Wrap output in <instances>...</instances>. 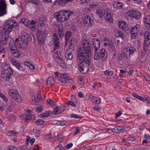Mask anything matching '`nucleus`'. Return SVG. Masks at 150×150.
<instances>
[{
	"mask_svg": "<svg viewBox=\"0 0 150 150\" xmlns=\"http://www.w3.org/2000/svg\"><path fill=\"white\" fill-rule=\"evenodd\" d=\"M83 49L79 48L77 52V56L79 60L78 64L79 71L83 74L86 72V68L84 64L90 65L89 58L91 57V43L87 40H83L82 42Z\"/></svg>",
	"mask_w": 150,
	"mask_h": 150,
	"instance_id": "1",
	"label": "nucleus"
},
{
	"mask_svg": "<svg viewBox=\"0 0 150 150\" xmlns=\"http://www.w3.org/2000/svg\"><path fill=\"white\" fill-rule=\"evenodd\" d=\"M16 29L18 28V24L15 22L14 20L10 19L8 20L5 24V26L4 28V34L6 35L3 37H1L0 40L2 42H7V41H10V40L12 39L8 35V34L10 33L13 28Z\"/></svg>",
	"mask_w": 150,
	"mask_h": 150,
	"instance_id": "2",
	"label": "nucleus"
},
{
	"mask_svg": "<svg viewBox=\"0 0 150 150\" xmlns=\"http://www.w3.org/2000/svg\"><path fill=\"white\" fill-rule=\"evenodd\" d=\"M135 48L131 47H127L125 48L122 51L121 54L118 57V61L122 60L124 58H128L130 57L136 51Z\"/></svg>",
	"mask_w": 150,
	"mask_h": 150,
	"instance_id": "3",
	"label": "nucleus"
},
{
	"mask_svg": "<svg viewBox=\"0 0 150 150\" xmlns=\"http://www.w3.org/2000/svg\"><path fill=\"white\" fill-rule=\"evenodd\" d=\"M13 73L12 69L10 67L5 68L2 72L0 76L1 81L3 82H6L11 78Z\"/></svg>",
	"mask_w": 150,
	"mask_h": 150,
	"instance_id": "4",
	"label": "nucleus"
},
{
	"mask_svg": "<svg viewBox=\"0 0 150 150\" xmlns=\"http://www.w3.org/2000/svg\"><path fill=\"white\" fill-rule=\"evenodd\" d=\"M31 36L27 33H24L21 37V43H20L18 44L19 48L22 49H25L26 48V45L28 44V42L30 40Z\"/></svg>",
	"mask_w": 150,
	"mask_h": 150,
	"instance_id": "5",
	"label": "nucleus"
},
{
	"mask_svg": "<svg viewBox=\"0 0 150 150\" xmlns=\"http://www.w3.org/2000/svg\"><path fill=\"white\" fill-rule=\"evenodd\" d=\"M40 29V28L38 29L36 33V37L38 43L41 45L45 42L46 36L48 33V31L47 30H45L42 34Z\"/></svg>",
	"mask_w": 150,
	"mask_h": 150,
	"instance_id": "6",
	"label": "nucleus"
},
{
	"mask_svg": "<svg viewBox=\"0 0 150 150\" xmlns=\"http://www.w3.org/2000/svg\"><path fill=\"white\" fill-rule=\"evenodd\" d=\"M9 47L13 55L16 58H18L21 54L13 40H10L9 44Z\"/></svg>",
	"mask_w": 150,
	"mask_h": 150,
	"instance_id": "7",
	"label": "nucleus"
},
{
	"mask_svg": "<svg viewBox=\"0 0 150 150\" xmlns=\"http://www.w3.org/2000/svg\"><path fill=\"white\" fill-rule=\"evenodd\" d=\"M9 95L16 101L21 103L22 101V99L20 96L18 92L14 89H11L8 91Z\"/></svg>",
	"mask_w": 150,
	"mask_h": 150,
	"instance_id": "8",
	"label": "nucleus"
},
{
	"mask_svg": "<svg viewBox=\"0 0 150 150\" xmlns=\"http://www.w3.org/2000/svg\"><path fill=\"white\" fill-rule=\"evenodd\" d=\"M98 57L95 56V53H94V59L96 60H98L99 58L101 59L102 60H105L108 57V54L106 50L104 49H102L99 52L97 51Z\"/></svg>",
	"mask_w": 150,
	"mask_h": 150,
	"instance_id": "9",
	"label": "nucleus"
},
{
	"mask_svg": "<svg viewBox=\"0 0 150 150\" xmlns=\"http://www.w3.org/2000/svg\"><path fill=\"white\" fill-rule=\"evenodd\" d=\"M144 40L143 49L146 51L148 49V46L150 44V33L146 31L144 35Z\"/></svg>",
	"mask_w": 150,
	"mask_h": 150,
	"instance_id": "10",
	"label": "nucleus"
},
{
	"mask_svg": "<svg viewBox=\"0 0 150 150\" xmlns=\"http://www.w3.org/2000/svg\"><path fill=\"white\" fill-rule=\"evenodd\" d=\"M92 45L94 48V53H95V56L96 57L98 56L97 51H98L100 47V43L99 40L97 38H93L92 40Z\"/></svg>",
	"mask_w": 150,
	"mask_h": 150,
	"instance_id": "11",
	"label": "nucleus"
},
{
	"mask_svg": "<svg viewBox=\"0 0 150 150\" xmlns=\"http://www.w3.org/2000/svg\"><path fill=\"white\" fill-rule=\"evenodd\" d=\"M104 41H107V42H104V45L105 46H108V49L111 51H115L116 50V48L112 44V42L110 40L107 38H105L103 40Z\"/></svg>",
	"mask_w": 150,
	"mask_h": 150,
	"instance_id": "12",
	"label": "nucleus"
},
{
	"mask_svg": "<svg viewBox=\"0 0 150 150\" xmlns=\"http://www.w3.org/2000/svg\"><path fill=\"white\" fill-rule=\"evenodd\" d=\"M6 8L5 1L3 0L0 1V16H3L6 13Z\"/></svg>",
	"mask_w": 150,
	"mask_h": 150,
	"instance_id": "13",
	"label": "nucleus"
},
{
	"mask_svg": "<svg viewBox=\"0 0 150 150\" xmlns=\"http://www.w3.org/2000/svg\"><path fill=\"white\" fill-rule=\"evenodd\" d=\"M54 27L55 30L57 32L59 38H63L64 35V32L63 30V28L60 27V25L55 24L54 25Z\"/></svg>",
	"mask_w": 150,
	"mask_h": 150,
	"instance_id": "14",
	"label": "nucleus"
},
{
	"mask_svg": "<svg viewBox=\"0 0 150 150\" xmlns=\"http://www.w3.org/2000/svg\"><path fill=\"white\" fill-rule=\"evenodd\" d=\"M83 22L86 27L91 26L93 25V21L91 18L88 16H86L84 18Z\"/></svg>",
	"mask_w": 150,
	"mask_h": 150,
	"instance_id": "15",
	"label": "nucleus"
},
{
	"mask_svg": "<svg viewBox=\"0 0 150 150\" xmlns=\"http://www.w3.org/2000/svg\"><path fill=\"white\" fill-rule=\"evenodd\" d=\"M63 16L64 17V18L65 21H67L69 18L72 15L74 14L73 11H70L69 10L67 11H62L61 12Z\"/></svg>",
	"mask_w": 150,
	"mask_h": 150,
	"instance_id": "16",
	"label": "nucleus"
},
{
	"mask_svg": "<svg viewBox=\"0 0 150 150\" xmlns=\"http://www.w3.org/2000/svg\"><path fill=\"white\" fill-rule=\"evenodd\" d=\"M59 80L62 83H65L69 81L70 79L67 74H60V77H59Z\"/></svg>",
	"mask_w": 150,
	"mask_h": 150,
	"instance_id": "17",
	"label": "nucleus"
},
{
	"mask_svg": "<svg viewBox=\"0 0 150 150\" xmlns=\"http://www.w3.org/2000/svg\"><path fill=\"white\" fill-rule=\"evenodd\" d=\"M130 17L134 18L136 19H139L141 17V14L139 12L135 11H130L129 14Z\"/></svg>",
	"mask_w": 150,
	"mask_h": 150,
	"instance_id": "18",
	"label": "nucleus"
},
{
	"mask_svg": "<svg viewBox=\"0 0 150 150\" xmlns=\"http://www.w3.org/2000/svg\"><path fill=\"white\" fill-rule=\"evenodd\" d=\"M73 0H56L54 1V5L58 4L62 6H64L66 4L72 1Z\"/></svg>",
	"mask_w": 150,
	"mask_h": 150,
	"instance_id": "19",
	"label": "nucleus"
},
{
	"mask_svg": "<svg viewBox=\"0 0 150 150\" xmlns=\"http://www.w3.org/2000/svg\"><path fill=\"white\" fill-rule=\"evenodd\" d=\"M54 17L55 18L57 21L59 22H64L65 20L64 17L63 16L62 13H59L56 12L54 15Z\"/></svg>",
	"mask_w": 150,
	"mask_h": 150,
	"instance_id": "20",
	"label": "nucleus"
},
{
	"mask_svg": "<svg viewBox=\"0 0 150 150\" xmlns=\"http://www.w3.org/2000/svg\"><path fill=\"white\" fill-rule=\"evenodd\" d=\"M53 37V43L55 49H57L59 47L60 45L59 39L57 35L55 34H54Z\"/></svg>",
	"mask_w": 150,
	"mask_h": 150,
	"instance_id": "21",
	"label": "nucleus"
},
{
	"mask_svg": "<svg viewBox=\"0 0 150 150\" xmlns=\"http://www.w3.org/2000/svg\"><path fill=\"white\" fill-rule=\"evenodd\" d=\"M65 58L67 60H71L73 58V55L70 49L67 50L65 52Z\"/></svg>",
	"mask_w": 150,
	"mask_h": 150,
	"instance_id": "22",
	"label": "nucleus"
},
{
	"mask_svg": "<svg viewBox=\"0 0 150 150\" xmlns=\"http://www.w3.org/2000/svg\"><path fill=\"white\" fill-rule=\"evenodd\" d=\"M118 26L119 27L122 28L123 30L125 31L129 30V27L128 26L127 24L124 22L121 21L118 23Z\"/></svg>",
	"mask_w": 150,
	"mask_h": 150,
	"instance_id": "23",
	"label": "nucleus"
},
{
	"mask_svg": "<svg viewBox=\"0 0 150 150\" xmlns=\"http://www.w3.org/2000/svg\"><path fill=\"white\" fill-rule=\"evenodd\" d=\"M111 130L113 132L120 133L126 131L127 129L125 127L123 128L120 126H117L111 129Z\"/></svg>",
	"mask_w": 150,
	"mask_h": 150,
	"instance_id": "24",
	"label": "nucleus"
},
{
	"mask_svg": "<svg viewBox=\"0 0 150 150\" xmlns=\"http://www.w3.org/2000/svg\"><path fill=\"white\" fill-rule=\"evenodd\" d=\"M47 22L46 18L44 16H42L40 18L39 21V25L40 29H42V27L44 26Z\"/></svg>",
	"mask_w": 150,
	"mask_h": 150,
	"instance_id": "25",
	"label": "nucleus"
},
{
	"mask_svg": "<svg viewBox=\"0 0 150 150\" xmlns=\"http://www.w3.org/2000/svg\"><path fill=\"white\" fill-rule=\"evenodd\" d=\"M46 82L47 86H52L54 83V77L53 76H51L48 78L46 80Z\"/></svg>",
	"mask_w": 150,
	"mask_h": 150,
	"instance_id": "26",
	"label": "nucleus"
},
{
	"mask_svg": "<svg viewBox=\"0 0 150 150\" xmlns=\"http://www.w3.org/2000/svg\"><path fill=\"white\" fill-rule=\"evenodd\" d=\"M140 26L139 24H136L133 27H132L130 31L138 33L140 31Z\"/></svg>",
	"mask_w": 150,
	"mask_h": 150,
	"instance_id": "27",
	"label": "nucleus"
},
{
	"mask_svg": "<svg viewBox=\"0 0 150 150\" xmlns=\"http://www.w3.org/2000/svg\"><path fill=\"white\" fill-rule=\"evenodd\" d=\"M11 62L13 65L16 67L19 70L23 69V67L21 66L20 64L14 59H12Z\"/></svg>",
	"mask_w": 150,
	"mask_h": 150,
	"instance_id": "28",
	"label": "nucleus"
},
{
	"mask_svg": "<svg viewBox=\"0 0 150 150\" xmlns=\"http://www.w3.org/2000/svg\"><path fill=\"white\" fill-rule=\"evenodd\" d=\"M32 115L28 114H25L21 115L20 117L22 120H29L31 119Z\"/></svg>",
	"mask_w": 150,
	"mask_h": 150,
	"instance_id": "29",
	"label": "nucleus"
},
{
	"mask_svg": "<svg viewBox=\"0 0 150 150\" xmlns=\"http://www.w3.org/2000/svg\"><path fill=\"white\" fill-rule=\"evenodd\" d=\"M51 113L53 114V112L50 110H48L46 111L44 113H41L40 115L42 118H47L49 116Z\"/></svg>",
	"mask_w": 150,
	"mask_h": 150,
	"instance_id": "30",
	"label": "nucleus"
},
{
	"mask_svg": "<svg viewBox=\"0 0 150 150\" xmlns=\"http://www.w3.org/2000/svg\"><path fill=\"white\" fill-rule=\"evenodd\" d=\"M71 32L70 31H67L65 34V38L66 44L69 40V39L71 38Z\"/></svg>",
	"mask_w": 150,
	"mask_h": 150,
	"instance_id": "31",
	"label": "nucleus"
},
{
	"mask_svg": "<svg viewBox=\"0 0 150 150\" xmlns=\"http://www.w3.org/2000/svg\"><path fill=\"white\" fill-rule=\"evenodd\" d=\"M115 35L116 37L117 38L120 37L122 39H123L124 38V35L122 32L118 31L116 30L115 32Z\"/></svg>",
	"mask_w": 150,
	"mask_h": 150,
	"instance_id": "32",
	"label": "nucleus"
},
{
	"mask_svg": "<svg viewBox=\"0 0 150 150\" xmlns=\"http://www.w3.org/2000/svg\"><path fill=\"white\" fill-rule=\"evenodd\" d=\"M105 19L106 21H109L110 23H111L112 21L111 14H110L109 13L106 14Z\"/></svg>",
	"mask_w": 150,
	"mask_h": 150,
	"instance_id": "33",
	"label": "nucleus"
},
{
	"mask_svg": "<svg viewBox=\"0 0 150 150\" xmlns=\"http://www.w3.org/2000/svg\"><path fill=\"white\" fill-rule=\"evenodd\" d=\"M76 40L75 38H72L69 42V47H71V46H74L75 45L76 43Z\"/></svg>",
	"mask_w": 150,
	"mask_h": 150,
	"instance_id": "34",
	"label": "nucleus"
},
{
	"mask_svg": "<svg viewBox=\"0 0 150 150\" xmlns=\"http://www.w3.org/2000/svg\"><path fill=\"white\" fill-rule=\"evenodd\" d=\"M16 105V103L13 102H11L10 106L8 108V110L9 112H11Z\"/></svg>",
	"mask_w": 150,
	"mask_h": 150,
	"instance_id": "35",
	"label": "nucleus"
},
{
	"mask_svg": "<svg viewBox=\"0 0 150 150\" xmlns=\"http://www.w3.org/2000/svg\"><path fill=\"white\" fill-rule=\"evenodd\" d=\"M28 3H32L35 5H38L40 3L39 0H28Z\"/></svg>",
	"mask_w": 150,
	"mask_h": 150,
	"instance_id": "36",
	"label": "nucleus"
},
{
	"mask_svg": "<svg viewBox=\"0 0 150 150\" xmlns=\"http://www.w3.org/2000/svg\"><path fill=\"white\" fill-rule=\"evenodd\" d=\"M144 22L145 24L147 25H148L150 27V18L148 17V18L145 17L144 19Z\"/></svg>",
	"mask_w": 150,
	"mask_h": 150,
	"instance_id": "37",
	"label": "nucleus"
},
{
	"mask_svg": "<svg viewBox=\"0 0 150 150\" xmlns=\"http://www.w3.org/2000/svg\"><path fill=\"white\" fill-rule=\"evenodd\" d=\"M20 21L21 23H23L26 26L28 25L29 21L27 19L24 18L21 19Z\"/></svg>",
	"mask_w": 150,
	"mask_h": 150,
	"instance_id": "38",
	"label": "nucleus"
},
{
	"mask_svg": "<svg viewBox=\"0 0 150 150\" xmlns=\"http://www.w3.org/2000/svg\"><path fill=\"white\" fill-rule=\"evenodd\" d=\"M66 124V123L64 121H58L56 123V125L61 126L65 125Z\"/></svg>",
	"mask_w": 150,
	"mask_h": 150,
	"instance_id": "39",
	"label": "nucleus"
},
{
	"mask_svg": "<svg viewBox=\"0 0 150 150\" xmlns=\"http://www.w3.org/2000/svg\"><path fill=\"white\" fill-rule=\"evenodd\" d=\"M131 33V38L132 39H135L137 36V33L130 31Z\"/></svg>",
	"mask_w": 150,
	"mask_h": 150,
	"instance_id": "40",
	"label": "nucleus"
},
{
	"mask_svg": "<svg viewBox=\"0 0 150 150\" xmlns=\"http://www.w3.org/2000/svg\"><path fill=\"white\" fill-rule=\"evenodd\" d=\"M58 54L59 53L58 52H55L53 54V57L55 58V60H56V59H59L61 58L60 56H59ZM59 54H60L59 53Z\"/></svg>",
	"mask_w": 150,
	"mask_h": 150,
	"instance_id": "41",
	"label": "nucleus"
},
{
	"mask_svg": "<svg viewBox=\"0 0 150 150\" xmlns=\"http://www.w3.org/2000/svg\"><path fill=\"white\" fill-rule=\"evenodd\" d=\"M104 74L105 75L107 74L109 76H111L112 75L113 73L111 71H109L108 70H107L104 71Z\"/></svg>",
	"mask_w": 150,
	"mask_h": 150,
	"instance_id": "42",
	"label": "nucleus"
},
{
	"mask_svg": "<svg viewBox=\"0 0 150 150\" xmlns=\"http://www.w3.org/2000/svg\"><path fill=\"white\" fill-rule=\"evenodd\" d=\"M0 97L2 98L5 101H7L8 99L5 95L2 93H0Z\"/></svg>",
	"mask_w": 150,
	"mask_h": 150,
	"instance_id": "43",
	"label": "nucleus"
},
{
	"mask_svg": "<svg viewBox=\"0 0 150 150\" xmlns=\"http://www.w3.org/2000/svg\"><path fill=\"white\" fill-rule=\"evenodd\" d=\"M8 133L10 134V135L12 136H15L17 135L18 133L17 132H15L13 131H10Z\"/></svg>",
	"mask_w": 150,
	"mask_h": 150,
	"instance_id": "44",
	"label": "nucleus"
},
{
	"mask_svg": "<svg viewBox=\"0 0 150 150\" xmlns=\"http://www.w3.org/2000/svg\"><path fill=\"white\" fill-rule=\"evenodd\" d=\"M66 104L67 105H70L73 107H76V105L75 103L73 101H69L68 102L66 103Z\"/></svg>",
	"mask_w": 150,
	"mask_h": 150,
	"instance_id": "45",
	"label": "nucleus"
},
{
	"mask_svg": "<svg viewBox=\"0 0 150 150\" xmlns=\"http://www.w3.org/2000/svg\"><path fill=\"white\" fill-rule=\"evenodd\" d=\"M26 26H28L32 30H33L35 28V25H33L32 23H30V24H28Z\"/></svg>",
	"mask_w": 150,
	"mask_h": 150,
	"instance_id": "46",
	"label": "nucleus"
},
{
	"mask_svg": "<svg viewBox=\"0 0 150 150\" xmlns=\"http://www.w3.org/2000/svg\"><path fill=\"white\" fill-rule=\"evenodd\" d=\"M97 16L100 18H101L103 16V13L101 11H97L96 12Z\"/></svg>",
	"mask_w": 150,
	"mask_h": 150,
	"instance_id": "47",
	"label": "nucleus"
},
{
	"mask_svg": "<svg viewBox=\"0 0 150 150\" xmlns=\"http://www.w3.org/2000/svg\"><path fill=\"white\" fill-rule=\"evenodd\" d=\"M44 122V120L41 119H38L36 121L37 124L39 125L42 124Z\"/></svg>",
	"mask_w": 150,
	"mask_h": 150,
	"instance_id": "48",
	"label": "nucleus"
},
{
	"mask_svg": "<svg viewBox=\"0 0 150 150\" xmlns=\"http://www.w3.org/2000/svg\"><path fill=\"white\" fill-rule=\"evenodd\" d=\"M6 51L4 47L2 45H0V53H4Z\"/></svg>",
	"mask_w": 150,
	"mask_h": 150,
	"instance_id": "49",
	"label": "nucleus"
},
{
	"mask_svg": "<svg viewBox=\"0 0 150 150\" xmlns=\"http://www.w3.org/2000/svg\"><path fill=\"white\" fill-rule=\"evenodd\" d=\"M56 150H63V148L62 144H59L56 148Z\"/></svg>",
	"mask_w": 150,
	"mask_h": 150,
	"instance_id": "50",
	"label": "nucleus"
},
{
	"mask_svg": "<svg viewBox=\"0 0 150 150\" xmlns=\"http://www.w3.org/2000/svg\"><path fill=\"white\" fill-rule=\"evenodd\" d=\"M71 117L74 118H76V119H78L79 118H81V117L79 115H78L76 114H72L71 115Z\"/></svg>",
	"mask_w": 150,
	"mask_h": 150,
	"instance_id": "51",
	"label": "nucleus"
},
{
	"mask_svg": "<svg viewBox=\"0 0 150 150\" xmlns=\"http://www.w3.org/2000/svg\"><path fill=\"white\" fill-rule=\"evenodd\" d=\"M36 110L37 112L40 113L43 110V108L41 106L38 107L36 108Z\"/></svg>",
	"mask_w": 150,
	"mask_h": 150,
	"instance_id": "52",
	"label": "nucleus"
},
{
	"mask_svg": "<svg viewBox=\"0 0 150 150\" xmlns=\"http://www.w3.org/2000/svg\"><path fill=\"white\" fill-rule=\"evenodd\" d=\"M32 98L33 101H35L36 103H38V100L37 99L36 97H35V95L33 96Z\"/></svg>",
	"mask_w": 150,
	"mask_h": 150,
	"instance_id": "53",
	"label": "nucleus"
},
{
	"mask_svg": "<svg viewBox=\"0 0 150 150\" xmlns=\"http://www.w3.org/2000/svg\"><path fill=\"white\" fill-rule=\"evenodd\" d=\"M53 109H54V114L55 115H57L58 111V107L57 106L53 108Z\"/></svg>",
	"mask_w": 150,
	"mask_h": 150,
	"instance_id": "54",
	"label": "nucleus"
},
{
	"mask_svg": "<svg viewBox=\"0 0 150 150\" xmlns=\"http://www.w3.org/2000/svg\"><path fill=\"white\" fill-rule=\"evenodd\" d=\"M52 135L51 134H47L45 137V139H51L52 137Z\"/></svg>",
	"mask_w": 150,
	"mask_h": 150,
	"instance_id": "55",
	"label": "nucleus"
},
{
	"mask_svg": "<svg viewBox=\"0 0 150 150\" xmlns=\"http://www.w3.org/2000/svg\"><path fill=\"white\" fill-rule=\"evenodd\" d=\"M55 61H57L59 64L64 62V61L61 58L59 59H56Z\"/></svg>",
	"mask_w": 150,
	"mask_h": 150,
	"instance_id": "56",
	"label": "nucleus"
},
{
	"mask_svg": "<svg viewBox=\"0 0 150 150\" xmlns=\"http://www.w3.org/2000/svg\"><path fill=\"white\" fill-rule=\"evenodd\" d=\"M31 38L30 40H31L32 42L33 43H35V38L34 36V35L33 34H31Z\"/></svg>",
	"mask_w": 150,
	"mask_h": 150,
	"instance_id": "57",
	"label": "nucleus"
},
{
	"mask_svg": "<svg viewBox=\"0 0 150 150\" xmlns=\"http://www.w3.org/2000/svg\"><path fill=\"white\" fill-rule=\"evenodd\" d=\"M127 140L129 141H133L135 140V138L134 137L130 136L127 138Z\"/></svg>",
	"mask_w": 150,
	"mask_h": 150,
	"instance_id": "58",
	"label": "nucleus"
},
{
	"mask_svg": "<svg viewBox=\"0 0 150 150\" xmlns=\"http://www.w3.org/2000/svg\"><path fill=\"white\" fill-rule=\"evenodd\" d=\"M73 145V144L71 143H70L68 144L66 146V148L67 149H69Z\"/></svg>",
	"mask_w": 150,
	"mask_h": 150,
	"instance_id": "59",
	"label": "nucleus"
},
{
	"mask_svg": "<svg viewBox=\"0 0 150 150\" xmlns=\"http://www.w3.org/2000/svg\"><path fill=\"white\" fill-rule=\"evenodd\" d=\"M21 150H27V146L26 145L22 146L20 147Z\"/></svg>",
	"mask_w": 150,
	"mask_h": 150,
	"instance_id": "60",
	"label": "nucleus"
},
{
	"mask_svg": "<svg viewBox=\"0 0 150 150\" xmlns=\"http://www.w3.org/2000/svg\"><path fill=\"white\" fill-rule=\"evenodd\" d=\"M120 4V3L119 2H118L117 3L115 2V3L113 4V6L115 8H117V6H119Z\"/></svg>",
	"mask_w": 150,
	"mask_h": 150,
	"instance_id": "61",
	"label": "nucleus"
},
{
	"mask_svg": "<svg viewBox=\"0 0 150 150\" xmlns=\"http://www.w3.org/2000/svg\"><path fill=\"white\" fill-rule=\"evenodd\" d=\"M27 139H26V143L27 144H29V142L30 140V139L31 138L29 136H27Z\"/></svg>",
	"mask_w": 150,
	"mask_h": 150,
	"instance_id": "62",
	"label": "nucleus"
},
{
	"mask_svg": "<svg viewBox=\"0 0 150 150\" xmlns=\"http://www.w3.org/2000/svg\"><path fill=\"white\" fill-rule=\"evenodd\" d=\"M33 131L34 133H35L39 134L40 132V131L37 129L36 128H34Z\"/></svg>",
	"mask_w": 150,
	"mask_h": 150,
	"instance_id": "63",
	"label": "nucleus"
},
{
	"mask_svg": "<svg viewBox=\"0 0 150 150\" xmlns=\"http://www.w3.org/2000/svg\"><path fill=\"white\" fill-rule=\"evenodd\" d=\"M8 150H17V149L15 147L11 146L10 147Z\"/></svg>",
	"mask_w": 150,
	"mask_h": 150,
	"instance_id": "64",
	"label": "nucleus"
}]
</instances>
